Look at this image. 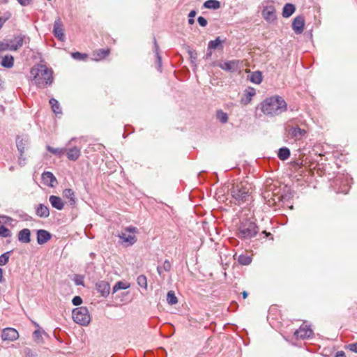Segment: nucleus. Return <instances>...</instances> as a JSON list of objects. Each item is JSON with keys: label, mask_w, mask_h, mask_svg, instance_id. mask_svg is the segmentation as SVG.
<instances>
[{"label": "nucleus", "mask_w": 357, "mask_h": 357, "mask_svg": "<svg viewBox=\"0 0 357 357\" xmlns=\"http://www.w3.org/2000/svg\"><path fill=\"white\" fill-rule=\"evenodd\" d=\"M154 46H155V52L156 55V61L158 63V70L161 71V66H162V58L158 52V45L156 43V40L154 38Z\"/></svg>", "instance_id": "obj_36"}, {"label": "nucleus", "mask_w": 357, "mask_h": 357, "mask_svg": "<svg viewBox=\"0 0 357 357\" xmlns=\"http://www.w3.org/2000/svg\"><path fill=\"white\" fill-rule=\"evenodd\" d=\"M50 104L54 113L56 114H61V109L60 108L59 103L56 99L51 98L50 100Z\"/></svg>", "instance_id": "obj_30"}, {"label": "nucleus", "mask_w": 357, "mask_h": 357, "mask_svg": "<svg viewBox=\"0 0 357 357\" xmlns=\"http://www.w3.org/2000/svg\"><path fill=\"white\" fill-rule=\"evenodd\" d=\"M199 24L202 26H206L207 25V20L202 16H199L197 19Z\"/></svg>", "instance_id": "obj_50"}, {"label": "nucleus", "mask_w": 357, "mask_h": 357, "mask_svg": "<svg viewBox=\"0 0 357 357\" xmlns=\"http://www.w3.org/2000/svg\"><path fill=\"white\" fill-rule=\"evenodd\" d=\"M248 292H247V291H243V292H242V296H243V298L244 299H245V298L248 297Z\"/></svg>", "instance_id": "obj_58"}, {"label": "nucleus", "mask_w": 357, "mask_h": 357, "mask_svg": "<svg viewBox=\"0 0 357 357\" xmlns=\"http://www.w3.org/2000/svg\"><path fill=\"white\" fill-rule=\"evenodd\" d=\"M2 66L5 68H11L14 64V58L11 55H6L3 57L1 62Z\"/></svg>", "instance_id": "obj_26"}, {"label": "nucleus", "mask_w": 357, "mask_h": 357, "mask_svg": "<svg viewBox=\"0 0 357 357\" xmlns=\"http://www.w3.org/2000/svg\"><path fill=\"white\" fill-rule=\"evenodd\" d=\"M53 33L59 40L63 41L65 38L63 24L60 18L56 19L54 23Z\"/></svg>", "instance_id": "obj_11"}, {"label": "nucleus", "mask_w": 357, "mask_h": 357, "mask_svg": "<svg viewBox=\"0 0 357 357\" xmlns=\"http://www.w3.org/2000/svg\"><path fill=\"white\" fill-rule=\"evenodd\" d=\"M347 349L353 352L357 353V342L348 344Z\"/></svg>", "instance_id": "obj_51"}, {"label": "nucleus", "mask_w": 357, "mask_h": 357, "mask_svg": "<svg viewBox=\"0 0 357 357\" xmlns=\"http://www.w3.org/2000/svg\"><path fill=\"white\" fill-rule=\"evenodd\" d=\"M285 137L288 139H293L294 142L301 140L307 134L305 129L298 126L291 125L287 123L284 126Z\"/></svg>", "instance_id": "obj_5"}, {"label": "nucleus", "mask_w": 357, "mask_h": 357, "mask_svg": "<svg viewBox=\"0 0 357 357\" xmlns=\"http://www.w3.org/2000/svg\"><path fill=\"white\" fill-rule=\"evenodd\" d=\"M255 93V89L254 88H249L245 91V96L248 101L251 100L252 97L254 96Z\"/></svg>", "instance_id": "obj_45"}, {"label": "nucleus", "mask_w": 357, "mask_h": 357, "mask_svg": "<svg viewBox=\"0 0 357 357\" xmlns=\"http://www.w3.org/2000/svg\"><path fill=\"white\" fill-rule=\"evenodd\" d=\"M250 81L255 84H259L262 82V75L261 72L255 71L250 76Z\"/></svg>", "instance_id": "obj_32"}, {"label": "nucleus", "mask_w": 357, "mask_h": 357, "mask_svg": "<svg viewBox=\"0 0 357 357\" xmlns=\"http://www.w3.org/2000/svg\"><path fill=\"white\" fill-rule=\"evenodd\" d=\"M296 8L291 3H286L282 10V16L284 17H289L294 12Z\"/></svg>", "instance_id": "obj_24"}, {"label": "nucleus", "mask_w": 357, "mask_h": 357, "mask_svg": "<svg viewBox=\"0 0 357 357\" xmlns=\"http://www.w3.org/2000/svg\"><path fill=\"white\" fill-rule=\"evenodd\" d=\"M65 153L70 160L76 161L80 156L81 149L77 146H73L70 149H66Z\"/></svg>", "instance_id": "obj_17"}, {"label": "nucleus", "mask_w": 357, "mask_h": 357, "mask_svg": "<svg viewBox=\"0 0 357 357\" xmlns=\"http://www.w3.org/2000/svg\"><path fill=\"white\" fill-rule=\"evenodd\" d=\"M33 337L37 342H41L43 341L42 332L40 330H36L33 333Z\"/></svg>", "instance_id": "obj_44"}, {"label": "nucleus", "mask_w": 357, "mask_h": 357, "mask_svg": "<svg viewBox=\"0 0 357 357\" xmlns=\"http://www.w3.org/2000/svg\"><path fill=\"white\" fill-rule=\"evenodd\" d=\"M10 50V45L8 40L6 42H0V52Z\"/></svg>", "instance_id": "obj_46"}, {"label": "nucleus", "mask_w": 357, "mask_h": 357, "mask_svg": "<svg viewBox=\"0 0 357 357\" xmlns=\"http://www.w3.org/2000/svg\"><path fill=\"white\" fill-rule=\"evenodd\" d=\"M261 112L268 116H279L287 110V103L280 96L266 98L260 104Z\"/></svg>", "instance_id": "obj_1"}, {"label": "nucleus", "mask_w": 357, "mask_h": 357, "mask_svg": "<svg viewBox=\"0 0 357 357\" xmlns=\"http://www.w3.org/2000/svg\"><path fill=\"white\" fill-rule=\"evenodd\" d=\"M196 15V11L195 10H191L190 13L188 14V23L190 24H192L195 22L194 17Z\"/></svg>", "instance_id": "obj_48"}, {"label": "nucleus", "mask_w": 357, "mask_h": 357, "mask_svg": "<svg viewBox=\"0 0 357 357\" xmlns=\"http://www.w3.org/2000/svg\"><path fill=\"white\" fill-rule=\"evenodd\" d=\"M36 214L40 218H47L50 215L49 208L43 204H40L36 206Z\"/></svg>", "instance_id": "obj_22"}, {"label": "nucleus", "mask_w": 357, "mask_h": 357, "mask_svg": "<svg viewBox=\"0 0 357 357\" xmlns=\"http://www.w3.org/2000/svg\"><path fill=\"white\" fill-rule=\"evenodd\" d=\"M335 357H345L344 352V351L337 352Z\"/></svg>", "instance_id": "obj_57"}, {"label": "nucleus", "mask_w": 357, "mask_h": 357, "mask_svg": "<svg viewBox=\"0 0 357 357\" xmlns=\"http://www.w3.org/2000/svg\"><path fill=\"white\" fill-rule=\"evenodd\" d=\"M238 261L240 264L246 266L249 265L252 261L251 257L247 255H241L238 258Z\"/></svg>", "instance_id": "obj_33"}, {"label": "nucleus", "mask_w": 357, "mask_h": 357, "mask_svg": "<svg viewBox=\"0 0 357 357\" xmlns=\"http://www.w3.org/2000/svg\"><path fill=\"white\" fill-rule=\"evenodd\" d=\"M29 144V139L26 137H17L16 139V145L20 154L23 155L25 149Z\"/></svg>", "instance_id": "obj_19"}, {"label": "nucleus", "mask_w": 357, "mask_h": 357, "mask_svg": "<svg viewBox=\"0 0 357 357\" xmlns=\"http://www.w3.org/2000/svg\"><path fill=\"white\" fill-rule=\"evenodd\" d=\"M312 334V331L307 326H301L294 332L296 338L305 339L310 337Z\"/></svg>", "instance_id": "obj_15"}, {"label": "nucleus", "mask_w": 357, "mask_h": 357, "mask_svg": "<svg viewBox=\"0 0 357 357\" xmlns=\"http://www.w3.org/2000/svg\"><path fill=\"white\" fill-rule=\"evenodd\" d=\"M109 54V49H107V50H104V49H100V50H98L95 52H93L92 56H93V58L92 59L96 61H101L103 59H105L106 56H107Z\"/></svg>", "instance_id": "obj_23"}, {"label": "nucleus", "mask_w": 357, "mask_h": 357, "mask_svg": "<svg viewBox=\"0 0 357 357\" xmlns=\"http://www.w3.org/2000/svg\"><path fill=\"white\" fill-rule=\"evenodd\" d=\"M137 282L139 286L146 289H147V279L144 275H140L137 278Z\"/></svg>", "instance_id": "obj_38"}, {"label": "nucleus", "mask_w": 357, "mask_h": 357, "mask_svg": "<svg viewBox=\"0 0 357 357\" xmlns=\"http://www.w3.org/2000/svg\"><path fill=\"white\" fill-rule=\"evenodd\" d=\"M24 352L26 357H34L36 356V354H34L29 348H26Z\"/></svg>", "instance_id": "obj_52"}, {"label": "nucleus", "mask_w": 357, "mask_h": 357, "mask_svg": "<svg viewBox=\"0 0 357 357\" xmlns=\"http://www.w3.org/2000/svg\"><path fill=\"white\" fill-rule=\"evenodd\" d=\"M25 36H17L13 39L8 40L10 45V51H16L20 49L24 44Z\"/></svg>", "instance_id": "obj_14"}, {"label": "nucleus", "mask_w": 357, "mask_h": 357, "mask_svg": "<svg viewBox=\"0 0 357 357\" xmlns=\"http://www.w3.org/2000/svg\"><path fill=\"white\" fill-rule=\"evenodd\" d=\"M172 264L169 260H165L163 263V265L162 267L158 266L157 267V271L160 275H162V270H164L165 271H169L171 270Z\"/></svg>", "instance_id": "obj_35"}, {"label": "nucleus", "mask_w": 357, "mask_h": 357, "mask_svg": "<svg viewBox=\"0 0 357 357\" xmlns=\"http://www.w3.org/2000/svg\"><path fill=\"white\" fill-rule=\"evenodd\" d=\"M221 69L227 72H236L240 68V61L239 60H231L227 61L222 63H220L218 65Z\"/></svg>", "instance_id": "obj_9"}, {"label": "nucleus", "mask_w": 357, "mask_h": 357, "mask_svg": "<svg viewBox=\"0 0 357 357\" xmlns=\"http://www.w3.org/2000/svg\"><path fill=\"white\" fill-rule=\"evenodd\" d=\"M96 288L103 297H107L110 292V285L109 282L104 280L97 282L96 283Z\"/></svg>", "instance_id": "obj_13"}, {"label": "nucleus", "mask_w": 357, "mask_h": 357, "mask_svg": "<svg viewBox=\"0 0 357 357\" xmlns=\"http://www.w3.org/2000/svg\"><path fill=\"white\" fill-rule=\"evenodd\" d=\"M305 27V19L302 15L296 17L292 22V29L296 34L303 33Z\"/></svg>", "instance_id": "obj_12"}, {"label": "nucleus", "mask_w": 357, "mask_h": 357, "mask_svg": "<svg viewBox=\"0 0 357 357\" xmlns=\"http://www.w3.org/2000/svg\"><path fill=\"white\" fill-rule=\"evenodd\" d=\"M73 139H72L71 140H70V142H69V144H71V142H73Z\"/></svg>", "instance_id": "obj_61"}, {"label": "nucleus", "mask_w": 357, "mask_h": 357, "mask_svg": "<svg viewBox=\"0 0 357 357\" xmlns=\"http://www.w3.org/2000/svg\"><path fill=\"white\" fill-rule=\"evenodd\" d=\"M19 164H20V165H21V166H23V165H25V158H24L22 157V155L21 156V155H20V157H19Z\"/></svg>", "instance_id": "obj_55"}, {"label": "nucleus", "mask_w": 357, "mask_h": 357, "mask_svg": "<svg viewBox=\"0 0 357 357\" xmlns=\"http://www.w3.org/2000/svg\"><path fill=\"white\" fill-rule=\"evenodd\" d=\"M3 274V269L0 268V283L3 282L4 280Z\"/></svg>", "instance_id": "obj_56"}, {"label": "nucleus", "mask_w": 357, "mask_h": 357, "mask_svg": "<svg viewBox=\"0 0 357 357\" xmlns=\"http://www.w3.org/2000/svg\"><path fill=\"white\" fill-rule=\"evenodd\" d=\"M51 234L46 230L39 229L37 231V242L39 245H43L51 238Z\"/></svg>", "instance_id": "obj_18"}, {"label": "nucleus", "mask_w": 357, "mask_h": 357, "mask_svg": "<svg viewBox=\"0 0 357 357\" xmlns=\"http://www.w3.org/2000/svg\"><path fill=\"white\" fill-rule=\"evenodd\" d=\"M263 233L266 234V236H268V235H269V234H270L269 233H268V234H267V233L266 232V231H263Z\"/></svg>", "instance_id": "obj_60"}, {"label": "nucleus", "mask_w": 357, "mask_h": 357, "mask_svg": "<svg viewBox=\"0 0 357 357\" xmlns=\"http://www.w3.org/2000/svg\"><path fill=\"white\" fill-rule=\"evenodd\" d=\"M230 190L231 195L237 204L248 202L251 199L250 188L243 182L234 183Z\"/></svg>", "instance_id": "obj_3"}, {"label": "nucleus", "mask_w": 357, "mask_h": 357, "mask_svg": "<svg viewBox=\"0 0 357 357\" xmlns=\"http://www.w3.org/2000/svg\"><path fill=\"white\" fill-rule=\"evenodd\" d=\"M19 338V333L13 328H6L2 331L1 339L3 341L13 342Z\"/></svg>", "instance_id": "obj_10"}, {"label": "nucleus", "mask_w": 357, "mask_h": 357, "mask_svg": "<svg viewBox=\"0 0 357 357\" xmlns=\"http://www.w3.org/2000/svg\"><path fill=\"white\" fill-rule=\"evenodd\" d=\"M290 156V151L287 147H283L279 149L278 157L281 160H286L288 159Z\"/></svg>", "instance_id": "obj_29"}, {"label": "nucleus", "mask_w": 357, "mask_h": 357, "mask_svg": "<svg viewBox=\"0 0 357 357\" xmlns=\"http://www.w3.org/2000/svg\"><path fill=\"white\" fill-rule=\"evenodd\" d=\"M204 7L208 9H218L220 7V1L217 0H207L204 3Z\"/></svg>", "instance_id": "obj_27"}, {"label": "nucleus", "mask_w": 357, "mask_h": 357, "mask_svg": "<svg viewBox=\"0 0 357 357\" xmlns=\"http://www.w3.org/2000/svg\"><path fill=\"white\" fill-rule=\"evenodd\" d=\"M30 73L32 82L39 88H45L52 83V70L43 64L34 66Z\"/></svg>", "instance_id": "obj_2"}, {"label": "nucleus", "mask_w": 357, "mask_h": 357, "mask_svg": "<svg viewBox=\"0 0 357 357\" xmlns=\"http://www.w3.org/2000/svg\"><path fill=\"white\" fill-rule=\"evenodd\" d=\"M42 181L43 184L50 187H54L57 183L56 177L50 172H45L42 174Z\"/></svg>", "instance_id": "obj_16"}, {"label": "nucleus", "mask_w": 357, "mask_h": 357, "mask_svg": "<svg viewBox=\"0 0 357 357\" xmlns=\"http://www.w3.org/2000/svg\"><path fill=\"white\" fill-rule=\"evenodd\" d=\"M238 237L243 240H250L255 237L259 229L254 221L249 219L241 222L238 229Z\"/></svg>", "instance_id": "obj_4"}, {"label": "nucleus", "mask_w": 357, "mask_h": 357, "mask_svg": "<svg viewBox=\"0 0 357 357\" xmlns=\"http://www.w3.org/2000/svg\"><path fill=\"white\" fill-rule=\"evenodd\" d=\"M10 252H6L0 256V266L6 265L9 260Z\"/></svg>", "instance_id": "obj_41"}, {"label": "nucleus", "mask_w": 357, "mask_h": 357, "mask_svg": "<svg viewBox=\"0 0 357 357\" xmlns=\"http://www.w3.org/2000/svg\"><path fill=\"white\" fill-rule=\"evenodd\" d=\"M130 287V284L128 282H124L122 281L117 282L115 285L113 287V293H115L121 289H126Z\"/></svg>", "instance_id": "obj_31"}, {"label": "nucleus", "mask_w": 357, "mask_h": 357, "mask_svg": "<svg viewBox=\"0 0 357 357\" xmlns=\"http://www.w3.org/2000/svg\"><path fill=\"white\" fill-rule=\"evenodd\" d=\"M262 16L268 22H273L276 19L275 8L272 3L266 2L263 6Z\"/></svg>", "instance_id": "obj_8"}, {"label": "nucleus", "mask_w": 357, "mask_h": 357, "mask_svg": "<svg viewBox=\"0 0 357 357\" xmlns=\"http://www.w3.org/2000/svg\"><path fill=\"white\" fill-rule=\"evenodd\" d=\"M167 301L171 305H175L176 303H177L178 299H177L176 296H175V294L173 291H169L167 293Z\"/></svg>", "instance_id": "obj_37"}, {"label": "nucleus", "mask_w": 357, "mask_h": 357, "mask_svg": "<svg viewBox=\"0 0 357 357\" xmlns=\"http://www.w3.org/2000/svg\"><path fill=\"white\" fill-rule=\"evenodd\" d=\"M0 236L2 237H10L11 236V231L7 227L3 225L0 226Z\"/></svg>", "instance_id": "obj_42"}, {"label": "nucleus", "mask_w": 357, "mask_h": 357, "mask_svg": "<svg viewBox=\"0 0 357 357\" xmlns=\"http://www.w3.org/2000/svg\"><path fill=\"white\" fill-rule=\"evenodd\" d=\"M277 199H278V200H280V196H278V197H277Z\"/></svg>", "instance_id": "obj_62"}, {"label": "nucleus", "mask_w": 357, "mask_h": 357, "mask_svg": "<svg viewBox=\"0 0 357 357\" xmlns=\"http://www.w3.org/2000/svg\"><path fill=\"white\" fill-rule=\"evenodd\" d=\"M11 17V13L6 11L0 16V29L3 26V24L8 20Z\"/></svg>", "instance_id": "obj_40"}, {"label": "nucleus", "mask_w": 357, "mask_h": 357, "mask_svg": "<svg viewBox=\"0 0 357 357\" xmlns=\"http://www.w3.org/2000/svg\"><path fill=\"white\" fill-rule=\"evenodd\" d=\"M223 43V40H222L220 37L216 38L213 40H211L208 43V48L210 50H215L217 48L220 47L222 48V43Z\"/></svg>", "instance_id": "obj_28"}, {"label": "nucleus", "mask_w": 357, "mask_h": 357, "mask_svg": "<svg viewBox=\"0 0 357 357\" xmlns=\"http://www.w3.org/2000/svg\"><path fill=\"white\" fill-rule=\"evenodd\" d=\"M73 319L82 326H88L91 321L89 312L86 307H79L73 310Z\"/></svg>", "instance_id": "obj_6"}, {"label": "nucleus", "mask_w": 357, "mask_h": 357, "mask_svg": "<svg viewBox=\"0 0 357 357\" xmlns=\"http://www.w3.org/2000/svg\"><path fill=\"white\" fill-rule=\"evenodd\" d=\"M17 1L22 6H26L30 4L31 0H17Z\"/></svg>", "instance_id": "obj_53"}, {"label": "nucleus", "mask_w": 357, "mask_h": 357, "mask_svg": "<svg viewBox=\"0 0 357 357\" xmlns=\"http://www.w3.org/2000/svg\"><path fill=\"white\" fill-rule=\"evenodd\" d=\"M18 241L23 243H29L31 241V231L29 229H23L18 233Z\"/></svg>", "instance_id": "obj_20"}, {"label": "nucleus", "mask_w": 357, "mask_h": 357, "mask_svg": "<svg viewBox=\"0 0 357 357\" xmlns=\"http://www.w3.org/2000/svg\"><path fill=\"white\" fill-rule=\"evenodd\" d=\"M63 195L64 197L69 199L70 205H74L75 204V192L72 189H65L63 192Z\"/></svg>", "instance_id": "obj_25"}, {"label": "nucleus", "mask_w": 357, "mask_h": 357, "mask_svg": "<svg viewBox=\"0 0 357 357\" xmlns=\"http://www.w3.org/2000/svg\"><path fill=\"white\" fill-rule=\"evenodd\" d=\"M137 232V229L135 227H128L126 228L124 231H122L119 237L123 241V243H126L127 245H133L136 241V236L134 234Z\"/></svg>", "instance_id": "obj_7"}, {"label": "nucleus", "mask_w": 357, "mask_h": 357, "mask_svg": "<svg viewBox=\"0 0 357 357\" xmlns=\"http://www.w3.org/2000/svg\"><path fill=\"white\" fill-rule=\"evenodd\" d=\"M1 218L2 219L3 222H5V223H7V222L13 221V219L10 217L6 216V215L1 216Z\"/></svg>", "instance_id": "obj_54"}, {"label": "nucleus", "mask_w": 357, "mask_h": 357, "mask_svg": "<svg viewBox=\"0 0 357 357\" xmlns=\"http://www.w3.org/2000/svg\"><path fill=\"white\" fill-rule=\"evenodd\" d=\"M217 119L221 122V123H226L228 121V116L227 114L224 112L222 110H219L217 112Z\"/></svg>", "instance_id": "obj_39"}, {"label": "nucleus", "mask_w": 357, "mask_h": 357, "mask_svg": "<svg viewBox=\"0 0 357 357\" xmlns=\"http://www.w3.org/2000/svg\"><path fill=\"white\" fill-rule=\"evenodd\" d=\"M72 303L74 305L77 306L82 303V299L80 296H76L73 298Z\"/></svg>", "instance_id": "obj_47"}, {"label": "nucleus", "mask_w": 357, "mask_h": 357, "mask_svg": "<svg viewBox=\"0 0 357 357\" xmlns=\"http://www.w3.org/2000/svg\"><path fill=\"white\" fill-rule=\"evenodd\" d=\"M47 149L54 155L61 156L65 153L66 149L53 148L50 146H47Z\"/></svg>", "instance_id": "obj_34"}, {"label": "nucleus", "mask_w": 357, "mask_h": 357, "mask_svg": "<svg viewBox=\"0 0 357 357\" xmlns=\"http://www.w3.org/2000/svg\"><path fill=\"white\" fill-rule=\"evenodd\" d=\"M49 201L52 207L57 210H62L64 206V204L61 197L55 195H51L49 198Z\"/></svg>", "instance_id": "obj_21"}, {"label": "nucleus", "mask_w": 357, "mask_h": 357, "mask_svg": "<svg viewBox=\"0 0 357 357\" xmlns=\"http://www.w3.org/2000/svg\"><path fill=\"white\" fill-rule=\"evenodd\" d=\"M72 57L77 60H84L87 58V54H82L79 52L72 53Z\"/></svg>", "instance_id": "obj_43"}, {"label": "nucleus", "mask_w": 357, "mask_h": 357, "mask_svg": "<svg viewBox=\"0 0 357 357\" xmlns=\"http://www.w3.org/2000/svg\"><path fill=\"white\" fill-rule=\"evenodd\" d=\"M75 283L77 285H84L83 277L79 275H77L75 278Z\"/></svg>", "instance_id": "obj_49"}, {"label": "nucleus", "mask_w": 357, "mask_h": 357, "mask_svg": "<svg viewBox=\"0 0 357 357\" xmlns=\"http://www.w3.org/2000/svg\"><path fill=\"white\" fill-rule=\"evenodd\" d=\"M2 86V81L0 79V89L1 88Z\"/></svg>", "instance_id": "obj_59"}]
</instances>
